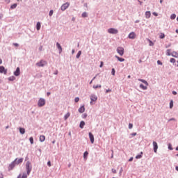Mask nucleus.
I'll list each match as a JSON object with an SVG mask.
<instances>
[{
  "label": "nucleus",
  "instance_id": "48",
  "mask_svg": "<svg viewBox=\"0 0 178 178\" xmlns=\"http://www.w3.org/2000/svg\"><path fill=\"white\" fill-rule=\"evenodd\" d=\"M13 46H14V47H19V44H17V43H13Z\"/></svg>",
  "mask_w": 178,
  "mask_h": 178
},
{
  "label": "nucleus",
  "instance_id": "59",
  "mask_svg": "<svg viewBox=\"0 0 178 178\" xmlns=\"http://www.w3.org/2000/svg\"><path fill=\"white\" fill-rule=\"evenodd\" d=\"M133 161V157H131L129 160V162H131Z\"/></svg>",
  "mask_w": 178,
  "mask_h": 178
},
{
  "label": "nucleus",
  "instance_id": "8",
  "mask_svg": "<svg viewBox=\"0 0 178 178\" xmlns=\"http://www.w3.org/2000/svg\"><path fill=\"white\" fill-rule=\"evenodd\" d=\"M0 73H3V74H8V69H5V67L0 66Z\"/></svg>",
  "mask_w": 178,
  "mask_h": 178
},
{
  "label": "nucleus",
  "instance_id": "43",
  "mask_svg": "<svg viewBox=\"0 0 178 178\" xmlns=\"http://www.w3.org/2000/svg\"><path fill=\"white\" fill-rule=\"evenodd\" d=\"M143 156L142 155H137L136 156V159H140Z\"/></svg>",
  "mask_w": 178,
  "mask_h": 178
},
{
  "label": "nucleus",
  "instance_id": "42",
  "mask_svg": "<svg viewBox=\"0 0 178 178\" xmlns=\"http://www.w3.org/2000/svg\"><path fill=\"white\" fill-rule=\"evenodd\" d=\"M74 101H75V102H79V101H80V98L76 97Z\"/></svg>",
  "mask_w": 178,
  "mask_h": 178
},
{
  "label": "nucleus",
  "instance_id": "53",
  "mask_svg": "<svg viewBox=\"0 0 178 178\" xmlns=\"http://www.w3.org/2000/svg\"><path fill=\"white\" fill-rule=\"evenodd\" d=\"M47 165H48V166L51 167V161H48Z\"/></svg>",
  "mask_w": 178,
  "mask_h": 178
},
{
  "label": "nucleus",
  "instance_id": "45",
  "mask_svg": "<svg viewBox=\"0 0 178 178\" xmlns=\"http://www.w3.org/2000/svg\"><path fill=\"white\" fill-rule=\"evenodd\" d=\"M22 178H27V175L23 174Z\"/></svg>",
  "mask_w": 178,
  "mask_h": 178
},
{
  "label": "nucleus",
  "instance_id": "55",
  "mask_svg": "<svg viewBox=\"0 0 178 178\" xmlns=\"http://www.w3.org/2000/svg\"><path fill=\"white\" fill-rule=\"evenodd\" d=\"M95 79V76L92 79V80L90 82V84L92 83V81Z\"/></svg>",
  "mask_w": 178,
  "mask_h": 178
},
{
  "label": "nucleus",
  "instance_id": "12",
  "mask_svg": "<svg viewBox=\"0 0 178 178\" xmlns=\"http://www.w3.org/2000/svg\"><path fill=\"white\" fill-rule=\"evenodd\" d=\"M89 138H90L91 143L94 144V135L92 134V133H91V132L89 133Z\"/></svg>",
  "mask_w": 178,
  "mask_h": 178
},
{
  "label": "nucleus",
  "instance_id": "40",
  "mask_svg": "<svg viewBox=\"0 0 178 178\" xmlns=\"http://www.w3.org/2000/svg\"><path fill=\"white\" fill-rule=\"evenodd\" d=\"M129 129H133V124L131 123L129 124Z\"/></svg>",
  "mask_w": 178,
  "mask_h": 178
},
{
  "label": "nucleus",
  "instance_id": "25",
  "mask_svg": "<svg viewBox=\"0 0 178 178\" xmlns=\"http://www.w3.org/2000/svg\"><path fill=\"white\" fill-rule=\"evenodd\" d=\"M36 29H37L38 31H40V29H41V23L40 22H37Z\"/></svg>",
  "mask_w": 178,
  "mask_h": 178
},
{
  "label": "nucleus",
  "instance_id": "20",
  "mask_svg": "<svg viewBox=\"0 0 178 178\" xmlns=\"http://www.w3.org/2000/svg\"><path fill=\"white\" fill-rule=\"evenodd\" d=\"M140 88L142 89V90H147L148 89V86H143V83H141L140 85Z\"/></svg>",
  "mask_w": 178,
  "mask_h": 178
},
{
  "label": "nucleus",
  "instance_id": "33",
  "mask_svg": "<svg viewBox=\"0 0 178 178\" xmlns=\"http://www.w3.org/2000/svg\"><path fill=\"white\" fill-rule=\"evenodd\" d=\"M29 141H30L31 144H34V138L33 137H31L29 138Z\"/></svg>",
  "mask_w": 178,
  "mask_h": 178
},
{
  "label": "nucleus",
  "instance_id": "46",
  "mask_svg": "<svg viewBox=\"0 0 178 178\" xmlns=\"http://www.w3.org/2000/svg\"><path fill=\"white\" fill-rule=\"evenodd\" d=\"M112 91V90L111 89H108L106 90V92L108 93V92H111Z\"/></svg>",
  "mask_w": 178,
  "mask_h": 178
},
{
  "label": "nucleus",
  "instance_id": "28",
  "mask_svg": "<svg viewBox=\"0 0 178 178\" xmlns=\"http://www.w3.org/2000/svg\"><path fill=\"white\" fill-rule=\"evenodd\" d=\"M170 52H172V50L168 49V50L166 51V55H167L168 56H170V55H172V53H170Z\"/></svg>",
  "mask_w": 178,
  "mask_h": 178
},
{
  "label": "nucleus",
  "instance_id": "54",
  "mask_svg": "<svg viewBox=\"0 0 178 178\" xmlns=\"http://www.w3.org/2000/svg\"><path fill=\"white\" fill-rule=\"evenodd\" d=\"M83 119H86V118H87V114H83Z\"/></svg>",
  "mask_w": 178,
  "mask_h": 178
},
{
  "label": "nucleus",
  "instance_id": "56",
  "mask_svg": "<svg viewBox=\"0 0 178 178\" xmlns=\"http://www.w3.org/2000/svg\"><path fill=\"white\" fill-rule=\"evenodd\" d=\"M112 172H113V173H116V170L112 169Z\"/></svg>",
  "mask_w": 178,
  "mask_h": 178
},
{
  "label": "nucleus",
  "instance_id": "58",
  "mask_svg": "<svg viewBox=\"0 0 178 178\" xmlns=\"http://www.w3.org/2000/svg\"><path fill=\"white\" fill-rule=\"evenodd\" d=\"M47 97H49V96L51 95V92H48L47 93Z\"/></svg>",
  "mask_w": 178,
  "mask_h": 178
},
{
  "label": "nucleus",
  "instance_id": "21",
  "mask_svg": "<svg viewBox=\"0 0 178 178\" xmlns=\"http://www.w3.org/2000/svg\"><path fill=\"white\" fill-rule=\"evenodd\" d=\"M84 126H86V122H84V121H81L79 124L80 128L84 129Z\"/></svg>",
  "mask_w": 178,
  "mask_h": 178
},
{
  "label": "nucleus",
  "instance_id": "7",
  "mask_svg": "<svg viewBox=\"0 0 178 178\" xmlns=\"http://www.w3.org/2000/svg\"><path fill=\"white\" fill-rule=\"evenodd\" d=\"M16 161H13L10 164H9L8 165V170H13V169L15 168V166H16Z\"/></svg>",
  "mask_w": 178,
  "mask_h": 178
},
{
  "label": "nucleus",
  "instance_id": "34",
  "mask_svg": "<svg viewBox=\"0 0 178 178\" xmlns=\"http://www.w3.org/2000/svg\"><path fill=\"white\" fill-rule=\"evenodd\" d=\"M173 108V100H171L170 102V108L172 109Z\"/></svg>",
  "mask_w": 178,
  "mask_h": 178
},
{
  "label": "nucleus",
  "instance_id": "15",
  "mask_svg": "<svg viewBox=\"0 0 178 178\" xmlns=\"http://www.w3.org/2000/svg\"><path fill=\"white\" fill-rule=\"evenodd\" d=\"M79 113H84L85 111H86V108H84V106H81L79 108Z\"/></svg>",
  "mask_w": 178,
  "mask_h": 178
},
{
  "label": "nucleus",
  "instance_id": "37",
  "mask_svg": "<svg viewBox=\"0 0 178 178\" xmlns=\"http://www.w3.org/2000/svg\"><path fill=\"white\" fill-rule=\"evenodd\" d=\"M160 38L161 39L165 38V33H161Z\"/></svg>",
  "mask_w": 178,
  "mask_h": 178
},
{
  "label": "nucleus",
  "instance_id": "61",
  "mask_svg": "<svg viewBox=\"0 0 178 178\" xmlns=\"http://www.w3.org/2000/svg\"><path fill=\"white\" fill-rule=\"evenodd\" d=\"M3 17V15L2 14H0V19H2Z\"/></svg>",
  "mask_w": 178,
  "mask_h": 178
},
{
  "label": "nucleus",
  "instance_id": "10",
  "mask_svg": "<svg viewBox=\"0 0 178 178\" xmlns=\"http://www.w3.org/2000/svg\"><path fill=\"white\" fill-rule=\"evenodd\" d=\"M153 147L155 154H156V152L158 151V143L155 141L153 142Z\"/></svg>",
  "mask_w": 178,
  "mask_h": 178
},
{
  "label": "nucleus",
  "instance_id": "17",
  "mask_svg": "<svg viewBox=\"0 0 178 178\" xmlns=\"http://www.w3.org/2000/svg\"><path fill=\"white\" fill-rule=\"evenodd\" d=\"M146 19H149L151 17V11H147L145 13Z\"/></svg>",
  "mask_w": 178,
  "mask_h": 178
},
{
  "label": "nucleus",
  "instance_id": "36",
  "mask_svg": "<svg viewBox=\"0 0 178 178\" xmlns=\"http://www.w3.org/2000/svg\"><path fill=\"white\" fill-rule=\"evenodd\" d=\"M8 80H9L10 81H13V80H15V76H10V77H9V78H8Z\"/></svg>",
  "mask_w": 178,
  "mask_h": 178
},
{
  "label": "nucleus",
  "instance_id": "63",
  "mask_svg": "<svg viewBox=\"0 0 178 178\" xmlns=\"http://www.w3.org/2000/svg\"><path fill=\"white\" fill-rule=\"evenodd\" d=\"M176 170L178 172V166L175 168Z\"/></svg>",
  "mask_w": 178,
  "mask_h": 178
},
{
  "label": "nucleus",
  "instance_id": "50",
  "mask_svg": "<svg viewBox=\"0 0 178 178\" xmlns=\"http://www.w3.org/2000/svg\"><path fill=\"white\" fill-rule=\"evenodd\" d=\"M172 94H173V95H177V92H176V91H172Z\"/></svg>",
  "mask_w": 178,
  "mask_h": 178
},
{
  "label": "nucleus",
  "instance_id": "16",
  "mask_svg": "<svg viewBox=\"0 0 178 178\" xmlns=\"http://www.w3.org/2000/svg\"><path fill=\"white\" fill-rule=\"evenodd\" d=\"M56 47L59 50V54H62V46H60V44H59V42L56 43Z\"/></svg>",
  "mask_w": 178,
  "mask_h": 178
},
{
  "label": "nucleus",
  "instance_id": "9",
  "mask_svg": "<svg viewBox=\"0 0 178 178\" xmlns=\"http://www.w3.org/2000/svg\"><path fill=\"white\" fill-rule=\"evenodd\" d=\"M97 99H98V97L95 95H90V104H92V102H97Z\"/></svg>",
  "mask_w": 178,
  "mask_h": 178
},
{
  "label": "nucleus",
  "instance_id": "57",
  "mask_svg": "<svg viewBox=\"0 0 178 178\" xmlns=\"http://www.w3.org/2000/svg\"><path fill=\"white\" fill-rule=\"evenodd\" d=\"M172 120H176V119H175V118H170V120H169V122H170V121H172Z\"/></svg>",
  "mask_w": 178,
  "mask_h": 178
},
{
  "label": "nucleus",
  "instance_id": "29",
  "mask_svg": "<svg viewBox=\"0 0 178 178\" xmlns=\"http://www.w3.org/2000/svg\"><path fill=\"white\" fill-rule=\"evenodd\" d=\"M101 87H102L101 85H94L93 86V88L95 90H97V88H101Z\"/></svg>",
  "mask_w": 178,
  "mask_h": 178
},
{
  "label": "nucleus",
  "instance_id": "3",
  "mask_svg": "<svg viewBox=\"0 0 178 178\" xmlns=\"http://www.w3.org/2000/svg\"><path fill=\"white\" fill-rule=\"evenodd\" d=\"M44 105H45V99H42V98H40V99L38 100V106H39L40 108H41L42 106H44Z\"/></svg>",
  "mask_w": 178,
  "mask_h": 178
},
{
  "label": "nucleus",
  "instance_id": "35",
  "mask_svg": "<svg viewBox=\"0 0 178 178\" xmlns=\"http://www.w3.org/2000/svg\"><path fill=\"white\" fill-rule=\"evenodd\" d=\"M170 61L171 63H176V59L170 58Z\"/></svg>",
  "mask_w": 178,
  "mask_h": 178
},
{
  "label": "nucleus",
  "instance_id": "60",
  "mask_svg": "<svg viewBox=\"0 0 178 178\" xmlns=\"http://www.w3.org/2000/svg\"><path fill=\"white\" fill-rule=\"evenodd\" d=\"M0 175H1L0 178H3V175H2V173H1Z\"/></svg>",
  "mask_w": 178,
  "mask_h": 178
},
{
  "label": "nucleus",
  "instance_id": "26",
  "mask_svg": "<svg viewBox=\"0 0 178 178\" xmlns=\"http://www.w3.org/2000/svg\"><path fill=\"white\" fill-rule=\"evenodd\" d=\"M139 81H141V83H143L144 84H145V86H148V82H147V81L144 80V79H138Z\"/></svg>",
  "mask_w": 178,
  "mask_h": 178
},
{
  "label": "nucleus",
  "instance_id": "18",
  "mask_svg": "<svg viewBox=\"0 0 178 178\" xmlns=\"http://www.w3.org/2000/svg\"><path fill=\"white\" fill-rule=\"evenodd\" d=\"M171 56H173V58H178V53L177 51H172Z\"/></svg>",
  "mask_w": 178,
  "mask_h": 178
},
{
  "label": "nucleus",
  "instance_id": "62",
  "mask_svg": "<svg viewBox=\"0 0 178 178\" xmlns=\"http://www.w3.org/2000/svg\"><path fill=\"white\" fill-rule=\"evenodd\" d=\"M111 158H113V150L112 151Z\"/></svg>",
  "mask_w": 178,
  "mask_h": 178
},
{
  "label": "nucleus",
  "instance_id": "51",
  "mask_svg": "<svg viewBox=\"0 0 178 178\" xmlns=\"http://www.w3.org/2000/svg\"><path fill=\"white\" fill-rule=\"evenodd\" d=\"M157 63H158V65H162V62H161V60H158Z\"/></svg>",
  "mask_w": 178,
  "mask_h": 178
},
{
  "label": "nucleus",
  "instance_id": "23",
  "mask_svg": "<svg viewBox=\"0 0 178 178\" xmlns=\"http://www.w3.org/2000/svg\"><path fill=\"white\" fill-rule=\"evenodd\" d=\"M70 118V113H67V114L65 115L64 116V120H67Z\"/></svg>",
  "mask_w": 178,
  "mask_h": 178
},
{
  "label": "nucleus",
  "instance_id": "14",
  "mask_svg": "<svg viewBox=\"0 0 178 178\" xmlns=\"http://www.w3.org/2000/svg\"><path fill=\"white\" fill-rule=\"evenodd\" d=\"M14 74L15 76H20V68L19 67H17L15 72H14Z\"/></svg>",
  "mask_w": 178,
  "mask_h": 178
},
{
  "label": "nucleus",
  "instance_id": "41",
  "mask_svg": "<svg viewBox=\"0 0 178 178\" xmlns=\"http://www.w3.org/2000/svg\"><path fill=\"white\" fill-rule=\"evenodd\" d=\"M111 74H113V76H115V70H114V68L112 69Z\"/></svg>",
  "mask_w": 178,
  "mask_h": 178
},
{
  "label": "nucleus",
  "instance_id": "64",
  "mask_svg": "<svg viewBox=\"0 0 178 178\" xmlns=\"http://www.w3.org/2000/svg\"><path fill=\"white\" fill-rule=\"evenodd\" d=\"M72 54H74V49H72Z\"/></svg>",
  "mask_w": 178,
  "mask_h": 178
},
{
  "label": "nucleus",
  "instance_id": "24",
  "mask_svg": "<svg viewBox=\"0 0 178 178\" xmlns=\"http://www.w3.org/2000/svg\"><path fill=\"white\" fill-rule=\"evenodd\" d=\"M88 156V152H85L83 154V159H85V161H87Z\"/></svg>",
  "mask_w": 178,
  "mask_h": 178
},
{
  "label": "nucleus",
  "instance_id": "47",
  "mask_svg": "<svg viewBox=\"0 0 178 178\" xmlns=\"http://www.w3.org/2000/svg\"><path fill=\"white\" fill-rule=\"evenodd\" d=\"M104 66V62H101V64H100V65H99V67H102Z\"/></svg>",
  "mask_w": 178,
  "mask_h": 178
},
{
  "label": "nucleus",
  "instance_id": "39",
  "mask_svg": "<svg viewBox=\"0 0 178 178\" xmlns=\"http://www.w3.org/2000/svg\"><path fill=\"white\" fill-rule=\"evenodd\" d=\"M49 15V16H52L54 15V10H51Z\"/></svg>",
  "mask_w": 178,
  "mask_h": 178
},
{
  "label": "nucleus",
  "instance_id": "27",
  "mask_svg": "<svg viewBox=\"0 0 178 178\" xmlns=\"http://www.w3.org/2000/svg\"><path fill=\"white\" fill-rule=\"evenodd\" d=\"M19 133H21V134H24V133H26V129H24V128H19Z\"/></svg>",
  "mask_w": 178,
  "mask_h": 178
},
{
  "label": "nucleus",
  "instance_id": "5",
  "mask_svg": "<svg viewBox=\"0 0 178 178\" xmlns=\"http://www.w3.org/2000/svg\"><path fill=\"white\" fill-rule=\"evenodd\" d=\"M69 6H70V3L69 2H67L61 6V10L64 11L66 10Z\"/></svg>",
  "mask_w": 178,
  "mask_h": 178
},
{
  "label": "nucleus",
  "instance_id": "11",
  "mask_svg": "<svg viewBox=\"0 0 178 178\" xmlns=\"http://www.w3.org/2000/svg\"><path fill=\"white\" fill-rule=\"evenodd\" d=\"M129 38L131 40H134V38H136V33L134 32L130 33L129 35Z\"/></svg>",
  "mask_w": 178,
  "mask_h": 178
},
{
  "label": "nucleus",
  "instance_id": "1",
  "mask_svg": "<svg viewBox=\"0 0 178 178\" xmlns=\"http://www.w3.org/2000/svg\"><path fill=\"white\" fill-rule=\"evenodd\" d=\"M117 52L119 54L120 56H123L124 55V48L122 47H119L117 48Z\"/></svg>",
  "mask_w": 178,
  "mask_h": 178
},
{
  "label": "nucleus",
  "instance_id": "31",
  "mask_svg": "<svg viewBox=\"0 0 178 178\" xmlns=\"http://www.w3.org/2000/svg\"><path fill=\"white\" fill-rule=\"evenodd\" d=\"M170 19H172V20H175V19H176V14L171 15Z\"/></svg>",
  "mask_w": 178,
  "mask_h": 178
},
{
  "label": "nucleus",
  "instance_id": "49",
  "mask_svg": "<svg viewBox=\"0 0 178 178\" xmlns=\"http://www.w3.org/2000/svg\"><path fill=\"white\" fill-rule=\"evenodd\" d=\"M131 136H133L134 137L135 136H137V133L131 134Z\"/></svg>",
  "mask_w": 178,
  "mask_h": 178
},
{
  "label": "nucleus",
  "instance_id": "52",
  "mask_svg": "<svg viewBox=\"0 0 178 178\" xmlns=\"http://www.w3.org/2000/svg\"><path fill=\"white\" fill-rule=\"evenodd\" d=\"M153 15H154V16H158V13H156V12H154V13H153Z\"/></svg>",
  "mask_w": 178,
  "mask_h": 178
},
{
  "label": "nucleus",
  "instance_id": "22",
  "mask_svg": "<svg viewBox=\"0 0 178 178\" xmlns=\"http://www.w3.org/2000/svg\"><path fill=\"white\" fill-rule=\"evenodd\" d=\"M116 59H118V60H119V62H124V58H120L118 56H115Z\"/></svg>",
  "mask_w": 178,
  "mask_h": 178
},
{
  "label": "nucleus",
  "instance_id": "4",
  "mask_svg": "<svg viewBox=\"0 0 178 178\" xmlns=\"http://www.w3.org/2000/svg\"><path fill=\"white\" fill-rule=\"evenodd\" d=\"M108 33H109V34H118L119 31H118L116 29L111 28L108 29Z\"/></svg>",
  "mask_w": 178,
  "mask_h": 178
},
{
  "label": "nucleus",
  "instance_id": "2",
  "mask_svg": "<svg viewBox=\"0 0 178 178\" xmlns=\"http://www.w3.org/2000/svg\"><path fill=\"white\" fill-rule=\"evenodd\" d=\"M26 170H27V175L29 176V175H30V173L31 172V169H32L31 163H30L29 161H28L26 163Z\"/></svg>",
  "mask_w": 178,
  "mask_h": 178
},
{
  "label": "nucleus",
  "instance_id": "30",
  "mask_svg": "<svg viewBox=\"0 0 178 178\" xmlns=\"http://www.w3.org/2000/svg\"><path fill=\"white\" fill-rule=\"evenodd\" d=\"M17 6V4L14 3L10 6V9H16Z\"/></svg>",
  "mask_w": 178,
  "mask_h": 178
},
{
  "label": "nucleus",
  "instance_id": "6",
  "mask_svg": "<svg viewBox=\"0 0 178 178\" xmlns=\"http://www.w3.org/2000/svg\"><path fill=\"white\" fill-rule=\"evenodd\" d=\"M45 65H47V61L42 60L36 63V66H38V67H42L45 66Z\"/></svg>",
  "mask_w": 178,
  "mask_h": 178
},
{
  "label": "nucleus",
  "instance_id": "19",
  "mask_svg": "<svg viewBox=\"0 0 178 178\" xmlns=\"http://www.w3.org/2000/svg\"><path fill=\"white\" fill-rule=\"evenodd\" d=\"M40 141L41 143H44V141H45V136L41 135V136H40Z\"/></svg>",
  "mask_w": 178,
  "mask_h": 178
},
{
  "label": "nucleus",
  "instance_id": "13",
  "mask_svg": "<svg viewBox=\"0 0 178 178\" xmlns=\"http://www.w3.org/2000/svg\"><path fill=\"white\" fill-rule=\"evenodd\" d=\"M14 162H15V164L19 165V163H22L23 162V158L21 159H16Z\"/></svg>",
  "mask_w": 178,
  "mask_h": 178
},
{
  "label": "nucleus",
  "instance_id": "38",
  "mask_svg": "<svg viewBox=\"0 0 178 178\" xmlns=\"http://www.w3.org/2000/svg\"><path fill=\"white\" fill-rule=\"evenodd\" d=\"M82 17H87V13H83L82 14Z\"/></svg>",
  "mask_w": 178,
  "mask_h": 178
},
{
  "label": "nucleus",
  "instance_id": "32",
  "mask_svg": "<svg viewBox=\"0 0 178 178\" xmlns=\"http://www.w3.org/2000/svg\"><path fill=\"white\" fill-rule=\"evenodd\" d=\"M81 56V51H79L77 54H76V58L77 59H79V58H80V56Z\"/></svg>",
  "mask_w": 178,
  "mask_h": 178
},
{
  "label": "nucleus",
  "instance_id": "44",
  "mask_svg": "<svg viewBox=\"0 0 178 178\" xmlns=\"http://www.w3.org/2000/svg\"><path fill=\"white\" fill-rule=\"evenodd\" d=\"M168 148L172 151V149H173V148H172V145L169 144L168 145Z\"/></svg>",
  "mask_w": 178,
  "mask_h": 178
}]
</instances>
